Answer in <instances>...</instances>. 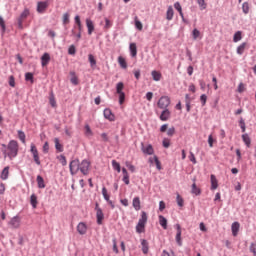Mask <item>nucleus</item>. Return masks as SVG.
<instances>
[{"label": "nucleus", "mask_w": 256, "mask_h": 256, "mask_svg": "<svg viewBox=\"0 0 256 256\" xmlns=\"http://www.w3.org/2000/svg\"><path fill=\"white\" fill-rule=\"evenodd\" d=\"M47 7H49V2H38L37 3V11L38 13H43L44 11H47Z\"/></svg>", "instance_id": "13"}, {"label": "nucleus", "mask_w": 256, "mask_h": 256, "mask_svg": "<svg viewBox=\"0 0 256 256\" xmlns=\"http://www.w3.org/2000/svg\"><path fill=\"white\" fill-rule=\"evenodd\" d=\"M51 61V55L49 53H44L41 57V65L42 67H47L49 65V62Z\"/></svg>", "instance_id": "12"}, {"label": "nucleus", "mask_w": 256, "mask_h": 256, "mask_svg": "<svg viewBox=\"0 0 256 256\" xmlns=\"http://www.w3.org/2000/svg\"><path fill=\"white\" fill-rule=\"evenodd\" d=\"M162 145L165 149H169V147H171V140H169L168 138H164L162 141Z\"/></svg>", "instance_id": "47"}, {"label": "nucleus", "mask_w": 256, "mask_h": 256, "mask_svg": "<svg viewBox=\"0 0 256 256\" xmlns=\"http://www.w3.org/2000/svg\"><path fill=\"white\" fill-rule=\"evenodd\" d=\"M141 245H142V253H144V255H147V253H149V242H147V240L145 239H142Z\"/></svg>", "instance_id": "23"}, {"label": "nucleus", "mask_w": 256, "mask_h": 256, "mask_svg": "<svg viewBox=\"0 0 256 256\" xmlns=\"http://www.w3.org/2000/svg\"><path fill=\"white\" fill-rule=\"evenodd\" d=\"M29 15H31L29 8H25L24 11L17 18V23H18L19 29H23V23H25V21L27 20V17H29Z\"/></svg>", "instance_id": "3"}, {"label": "nucleus", "mask_w": 256, "mask_h": 256, "mask_svg": "<svg viewBox=\"0 0 256 256\" xmlns=\"http://www.w3.org/2000/svg\"><path fill=\"white\" fill-rule=\"evenodd\" d=\"M132 205L134 207V209L136 211H140L141 210V200L139 199V197H135L132 201Z\"/></svg>", "instance_id": "25"}, {"label": "nucleus", "mask_w": 256, "mask_h": 256, "mask_svg": "<svg viewBox=\"0 0 256 256\" xmlns=\"http://www.w3.org/2000/svg\"><path fill=\"white\" fill-rule=\"evenodd\" d=\"M119 95V104L123 105V103H125V92H122Z\"/></svg>", "instance_id": "55"}, {"label": "nucleus", "mask_w": 256, "mask_h": 256, "mask_svg": "<svg viewBox=\"0 0 256 256\" xmlns=\"http://www.w3.org/2000/svg\"><path fill=\"white\" fill-rule=\"evenodd\" d=\"M30 203H31L33 209H37V203H38V201H37V195H35V194H32V195H31V197H30Z\"/></svg>", "instance_id": "33"}, {"label": "nucleus", "mask_w": 256, "mask_h": 256, "mask_svg": "<svg viewBox=\"0 0 256 256\" xmlns=\"http://www.w3.org/2000/svg\"><path fill=\"white\" fill-rule=\"evenodd\" d=\"M112 167L117 171L118 173H121V165L116 162L115 160H112Z\"/></svg>", "instance_id": "43"}, {"label": "nucleus", "mask_w": 256, "mask_h": 256, "mask_svg": "<svg viewBox=\"0 0 256 256\" xmlns=\"http://www.w3.org/2000/svg\"><path fill=\"white\" fill-rule=\"evenodd\" d=\"M240 227H241V224H239V222L232 223L231 229H232L233 237H237V235L239 234Z\"/></svg>", "instance_id": "18"}, {"label": "nucleus", "mask_w": 256, "mask_h": 256, "mask_svg": "<svg viewBox=\"0 0 256 256\" xmlns=\"http://www.w3.org/2000/svg\"><path fill=\"white\" fill-rule=\"evenodd\" d=\"M55 148L59 153H63V145L59 142V138L54 139Z\"/></svg>", "instance_id": "30"}, {"label": "nucleus", "mask_w": 256, "mask_h": 256, "mask_svg": "<svg viewBox=\"0 0 256 256\" xmlns=\"http://www.w3.org/2000/svg\"><path fill=\"white\" fill-rule=\"evenodd\" d=\"M175 12L173 11V6H169L166 12V19L167 21H172Z\"/></svg>", "instance_id": "24"}, {"label": "nucleus", "mask_w": 256, "mask_h": 256, "mask_svg": "<svg viewBox=\"0 0 256 256\" xmlns=\"http://www.w3.org/2000/svg\"><path fill=\"white\" fill-rule=\"evenodd\" d=\"M81 167V163H79L78 159L72 160L69 164L71 175H77L79 173Z\"/></svg>", "instance_id": "5"}, {"label": "nucleus", "mask_w": 256, "mask_h": 256, "mask_svg": "<svg viewBox=\"0 0 256 256\" xmlns=\"http://www.w3.org/2000/svg\"><path fill=\"white\" fill-rule=\"evenodd\" d=\"M8 225H10L12 229H19V227H21V218H19V216L13 217Z\"/></svg>", "instance_id": "9"}, {"label": "nucleus", "mask_w": 256, "mask_h": 256, "mask_svg": "<svg viewBox=\"0 0 256 256\" xmlns=\"http://www.w3.org/2000/svg\"><path fill=\"white\" fill-rule=\"evenodd\" d=\"M171 118V111L169 109H164L160 114V121H169Z\"/></svg>", "instance_id": "14"}, {"label": "nucleus", "mask_w": 256, "mask_h": 256, "mask_svg": "<svg viewBox=\"0 0 256 256\" xmlns=\"http://www.w3.org/2000/svg\"><path fill=\"white\" fill-rule=\"evenodd\" d=\"M68 53H69V55H75V53H77V50L75 49V45H71L68 48Z\"/></svg>", "instance_id": "58"}, {"label": "nucleus", "mask_w": 256, "mask_h": 256, "mask_svg": "<svg viewBox=\"0 0 256 256\" xmlns=\"http://www.w3.org/2000/svg\"><path fill=\"white\" fill-rule=\"evenodd\" d=\"M104 117L105 119H107L108 121H115V114H113V112L111 111V109L106 108L104 110Z\"/></svg>", "instance_id": "16"}, {"label": "nucleus", "mask_w": 256, "mask_h": 256, "mask_svg": "<svg viewBox=\"0 0 256 256\" xmlns=\"http://www.w3.org/2000/svg\"><path fill=\"white\" fill-rule=\"evenodd\" d=\"M118 63L122 69H127V61L122 56L118 57Z\"/></svg>", "instance_id": "32"}, {"label": "nucleus", "mask_w": 256, "mask_h": 256, "mask_svg": "<svg viewBox=\"0 0 256 256\" xmlns=\"http://www.w3.org/2000/svg\"><path fill=\"white\" fill-rule=\"evenodd\" d=\"M241 39H243L241 36V31L236 32L233 37L234 43H238V41H241Z\"/></svg>", "instance_id": "44"}, {"label": "nucleus", "mask_w": 256, "mask_h": 256, "mask_svg": "<svg viewBox=\"0 0 256 256\" xmlns=\"http://www.w3.org/2000/svg\"><path fill=\"white\" fill-rule=\"evenodd\" d=\"M200 101H201V103H202V106L205 107V105L207 104V95L202 94V95L200 96Z\"/></svg>", "instance_id": "56"}, {"label": "nucleus", "mask_w": 256, "mask_h": 256, "mask_svg": "<svg viewBox=\"0 0 256 256\" xmlns=\"http://www.w3.org/2000/svg\"><path fill=\"white\" fill-rule=\"evenodd\" d=\"M126 167H128L129 171H131V173H135V166H133V164H131V162H126Z\"/></svg>", "instance_id": "61"}, {"label": "nucleus", "mask_w": 256, "mask_h": 256, "mask_svg": "<svg viewBox=\"0 0 256 256\" xmlns=\"http://www.w3.org/2000/svg\"><path fill=\"white\" fill-rule=\"evenodd\" d=\"M18 139L21 141V143H23V145H25V143H26L25 132H23L22 130H18Z\"/></svg>", "instance_id": "35"}, {"label": "nucleus", "mask_w": 256, "mask_h": 256, "mask_svg": "<svg viewBox=\"0 0 256 256\" xmlns=\"http://www.w3.org/2000/svg\"><path fill=\"white\" fill-rule=\"evenodd\" d=\"M174 9H176V11H178L179 15L182 17L183 19V9L181 8V4L179 2H176L174 4Z\"/></svg>", "instance_id": "40"}, {"label": "nucleus", "mask_w": 256, "mask_h": 256, "mask_svg": "<svg viewBox=\"0 0 256 256\" xmlns=\"http://www.w3.org/2000/svg\"><path fill=\"white\" fill-rule=\"evenodd\" d=\"M168 137H173L175 135V127H171L167 130Z\"/></svg>", "instance_id": "60"}, {"label": "nucleus", "mask_w": 256, "mask_h": 256, "mask_svg": "<svg viewBox=\"0 0 256 256\" xmlns=\"http://www.w3.org/2000/svg\"><path fill=\"white\" fill-rule=\"evenodd\" d=\"M176 201H177V205L179 207H183L184 201H183V198L181 197V195L177 194Z\"/></svg>", "instance_id": "52"}, {"label": "nucleus", "mask_w": 256, "mask_h": 256, "mask_svg": "<svg viewBox=\"0 0 256 256\" xmlns=\"http://www.w3.org/2000/svg\"><path fill=\"white\" fill-rule=\"evenodd\" d=\"M154 81H161V72H158V71H152L151 73Z\"/></svg>", "instance_id": "39"}, {"label": "nucleus", "mask_w": 256, "mask_h": 256, "mask_svg": "<svg viewBox=\"0 0 256 256\" xmlns=\"http://www.w3.org/2000/svg\"><path fill=\"white\" fill-rule=\"evenodd\" d=\"M192 37H193L194 40L199 39V37H201V32L199 30H197V28H195L192 31Z\"/></svg>", "instance_id": "46"}, {"label": "nucleus", "mask_w": 256, "mask_h": 256, "mask_svg": "<svg viewBox=\"0 0 256 256\" xmlns=\"http://www.w3.org/2000/svg\"><path fill=\"white\" fill-rule=\"evenodd\" d=\"M242 11H243V13H245V15H247V13H249V3L244 2L242 4Z\"/></svg>", "instance_id": "51"}, {"label": "nucleus", "mask_w": 256, "mask_h": 256, "mask_svg": "<svg viewBox=\"0 0 256 256\" xmlns=\"http://www.w3.org/2000/svg\"><path fill=\"white\" fill-rule=\"evenodd\" d=\"M135 27L138 31H143V24L137 19V17L135 18Z\"/></svg>", "instance_id": "48"}, {"label": "nucleus", "mask_w": 256, "mask_h": 256, "mask_svg": "<svg viewBox=\"0 0 256 256\" xmlns=\"http://www.w3.org/2000/svg\"><path fill=\"white\" fill-rule=\"evenodd\" d=\"M75 24L77 25L78 33L76 34L77 41L81 39V32L83 31V25L81 24V18L79 16H75Z\"/></svg>", "instance_id": "10"}, {"label": "nucleus", "mask_w": 256, "mask_h": 256, "mask_svg": "<svg viewBox=\"0 0 256 256\" xmlns=\"http://www.w3.org/2000/svg\"><path fill=\"white\" fill-rule=\"evenodd\" d=\"M245 91V84L240 83L238 85V93H243Z\"/></svg>", "instance_id": "64"}, {"label": "nucleus", "mask_w": 256, "mask_h": 256, "mask_svg": "<svg viewBox=\"0 0 256 256\" xmlns=\"http://www.w3.org/2000/svg\"><path fill=\"white\" fill-rule=\"evenodd\" d=\"M71 75V83L72 85H79V78H77V75L75 74V72H70Z\"/></svg>", "instance_id": "29"}, {"label": "nucleus", "mask_w": 256, "mask_h": 256, "mask_svg": "<svg viewBox=\"0 0 256 256\" xmlns=\"http://www.w3.org/2000/svg\"><path fill=\"white\" fill-rule=\"evenodd\" d=\"M197 3L201 9H207V3H205V0H197Z\"/></svg>", "instance_id": "54"}, {"label": "nucleus", "mask_w": 256, "mask_h": 256, "mask_svg": "<svg viewBox=\"0 0 256 256\" xmlns=\"http://www.w3.org/2000/svg\"><path fill=\"white\" fill-rule=\"evenodd\" d=\"M245 47H247V43H242L240 46L237 48V54L241 55L242 53H245Z\"/></svg>", "instance_id": "41"}, {"label": "nucleus", "mask_w": 256, "mask_h": 256, "mask_svg": "<svg viewBox=\"0 0 256 256\" xmlns=\"http://www.w3.org/2000/svg\"><path fill=\"white\" fill-rule=\"evenodd\" d=\"M91 168V163H89V161L87 160H83L80 163V171L81 173H83L84 175H89V169Z\"/></svg>", "instance_id": "8"}, {"label": "nucleus", "mask_w": 256, "mask_h": 256, "mask_svg": "<svg viewBox=\"0 0 256 256\" xmlns=\"http://www.w3.org/2000/svg\"><path fill=\"white\" fill-rule=\"evenodd\" d=\"M84 129H85L86 137H93V131L91 130V127L89 126V124H86Z\"/></svg>", "instance_id": "38"}, {"label": "nucleus", "mask_w": 256, "mask_h": 256, "mask_svg": "<svg viewBox=\"0 0 256 256\" xmlns=\"http://www.w3.org/2000/svg\"><path fill=\"white\" fill-rule=\"evenodd\" d=\"M95 211H96L97 224L103 225V219H105V214H103V210L99 207V203H96Z\"/></svg>", "instance_id": "6"}, {"label": "nucleus", "mask_w": 256, "mask_h": 256, "mask_svg": "<svg viewBox=\"0 0 256 256\" xmlns=\"http://www.w3.org/2000/svg\"><path fill=\"white\" fill-rule=\"evenodd\" d=\"M112 23L111 21L108 19V18H105V26H104V29L107 31L108 29H111L112 27Z\"/></svg>", "instance_id": "53"}, {"label": "nucleus", "mask_w": 256, "mask_h": 256, "mask_svg": "<svg viewBox=\"0 0 256 256\" xmlns=\"http://www.w3.org/2000/svg\"><path fill=\"white\" fill-rule=\"evenodd\" d=\"M145 225H147V213L142 212L141 218L136 225V232L145 233Z\"/></svg>", "instance_id": "2"}, {"label": "nucleus", "mask_w": 256, "mask_h": 256, "mask_svg": "<svg viewBox=\"0 0 256 256\" xmlns=\"http://www.w3.org/2000/svg\"><path fill=\"white\" fill-rule=\"evenodd\" d=\"M242 141H244L245 145L248 148L251 147V138L249 137V134H243L242 135Z\"/></svg>", "instance_id": "28"}, {"label": "nucleus", "mask_w": 256, "mask_h": 256, "mask_svg": "<svg viewBox=\"0 0 256 256\" xmlns=\"http://www.w3.org/2000/svg\"><path fill=\"white\" fill-rule=\"evenodd\" d=\"M177 233H176V243L181 247L183 245V242L181 241V225H176Z\"/></svg>", "instance_id": "19"}, {"label": "nucleus", "mask_w": 256, "mask_h": 256, "mask_svg": "<svg viewBox=\"0 0 256 256\" xmlns=\"http://www.w3.org/2000/svg\"><path fill=\"white\" fill-rule=\"evenodd\" d=\"M25 79L26 81H31V83H33V73L27 72L25 74Z\"/></svg>", "instance_id": "59"}, {"label": "nucleus", "mask_w": 256, "mask_h": 256, "mask_svg": "<svg viewBox=\"0 0 256 256\" xmlns=\"http://www.w3.org/2000/svg\"><path fill=\"white\" fill-rule=\"evenodd\" d=\"M39 189H45V180L41 176H37L36 179Z\"/></svg>", "instance_id": "34"}, {"label": "nucleus", "mask_w": 256, "mask_h": 256, "mask_svg": "<svg viewBox=\"0 0 256 256\" xmlns=\"http://www.w3.org/2000/svg\"><path fill=\"white\" fill-rule=\"evenodd\" d=\"M159 109H167V107H169V105H171V98H169V96H162L157 103Z\"/></svg>", "instance_id": "4"}, {"label": "nucleus", "mask_w": 256, "mask_h": 256, "mask_svg": "<svg viewBox=\"0 0 256 256\" xmlns=\"http://www.w3.org/2000/svg\"><path fill=\"white\" fill-rule=\"evenodd\" d=\"M149 162L151 164H153V162L156 165V169H158V171H161V161H159V158L157 156H154L153 158H149Z\"/></svg>", "instance_id": "22"}, {"label": "nucleus", "mask_w": 256, "mask_h": 256, "mask_svg": "<svg viewBox=\"0 0 256 256\" xmlns=\"http://www.w3.org/2000/svg\"><path fill=\"white\" fill-rule=\"evenodd\" d=\"M77 231H78L79 235H85V233H87V224L84 222H80L77 225Z\"/></svg>", "instance_id": "15"}, {"label": "nucleus", "mask_w": 256, "mask_h": 256, "mask_svg": "<svg viewBox=\"0 0 256 256\" xmlns=\"http://www.w3.org/2000/svg\"><path fill=\"white\" fill-rule=\"evenodd\" d=\"M210 180H211V189L212 191H215V189L219 187V181H217V177H215V175L213 174L210 176Z\"/></svg>", "instance_id": "21"}, {"label": "nucleus", "mask_w": 256, "mask_h": 256, "mask_svg": "<svg viewBox=\"0 0 256 256\" xmlns=\"http://www.w3.org/2000/svg\"><path fill=\"white\" fill-rule=\"evenodd\" d=\"M142 153H144L145 155H153V153H155L153 145L148 144L147 146H145L142 144Z\"/></svg>", "instance_id": "11"}, {"label": "nucleus", "mask_w": 256, "mask_h": 256, "mask_svg": "<svg viewBox=\"0 0 256 256\" xmlns=\"http://www.w3.org/2000/svg\"><path fill=\"white\" fill-rule=\"evenodd\" d=\"M129 50L131 57H137V44L130 43Z\"/></svg>", "instance_id": "26"}, {"label": "nucleus", "mask_w": 256, "mask_h": 256, "mask_svg": "<svg viewBox=\"0 0 256 256\" xmlns=\"http://www.w3.org/2000/svg\"><path fill=\"white\" fill-rule=\"evenodd\" d=\"M32 155H33V159L36 163V165H41V160L39 159V151L37 150V147L35 146V144H31V149H30Z\"/></svg>", "instance_id": "7"}, {"label": "nucleus", "mask_w": 256, "mask_h": 256, "mask_svg": "<svg viewBox=\"0 0 256 256\" xmlns=\"http://www.w3.org/2000/svg\"><path fill=\"white\" fill-rule=\"evenodd\" d=\"M88 61L90 63V67H95V65H97V60L95 59V56H93V54L88 55Z\"/></svg>", "instance_id": "36"}, {"label": "nucleus", "mask_w": 256, "mask_h": 256, "mask_svg": "<svg viewBox=\"0 0 256 256\" xmlns=\"http://www.w3.org/2000/svg\"><path fill=\"white\" fill-rule=\"evenodd\" d=\"M1 147L4 157H8L10 161H13V159L19 155V142H17V140H10L8 145L2 144Z\"/></svg>", "instance_id": "1"}, {"label": "nucleus", "mask_w": 256, "mask_h": 256, "mask_svg": "<svg viewBox=\"0 0 256 256\" xmlns=\"http://www.w3.org/2000/svg\"><path fill=\"white\" fill-rule=\"evenodd\" d=\"M123 89H125V84H123V82H119V83L116 85V93H117V94L124 93V92H123Z\"/></svg>", "instance_id": "37"}, {"label": "nucleus", "mask_w": 256, "mask_h": 256, "mask_svg": "<svg viewBox=\"0 0 256 256\" xmlns=\"http://www.w3.org/2000/svg\"><path fill=\"white\" fill-rule=\"evenodd\" d=\"M189 160H190L194 165H197V158H195V154H193V152H190Z\"/></svg>", "instance_id": "57"}, {"label": "nucleus", "mask_w": 256, "mask_h": 256, "mask_svg": "<svg viewBox=\"0 0 256 256\" xmlns=\"http://www.w3.org/2000/svg\"><path fill=\"white\" fill-rule=\"evenodd\" d=\"M63 24H64V25L69 24V13H65V14L63 15Z\"/></svg>", "instance_id": "63"}, {"label": "nucleus", "mask_w": 256, "mask_h": 256, "mask_svg": "<svg viewBox=\"0 0 256 256\" xmlns=\"http://www.w3.org/2000/svg\"><path fill=\"white\" fill-rule=\"evenodd\" d=\"M102 195H103L105 201H109L110 196H109V193L107 192V188H105V187L102 188Z\"/></svg>", "instance_id": "49"}, {"label": "nucleus", "mask_w": 256, "mask_h": 256, "mask_svg": "<svg viewBox=\"0 0 256 256\" xmlns=\"http://www.w3.org/2000/svg\"><path fill=\"white\" fill-rule=\"evenodd\" d=\"M159 224L163 229H167V219L163 215L159 216Z\"/></svg>", "instance_id": "31"}, {"label": "nucleus", "mask_w": 256, "mask_h": 256, "mask_svg": "<svg viewBox=\"0 0 256 256\" xmlns=\"http://www.w3.org/2000/svg\"><path fill=\"white\" fill-rule=\"evenodd\" d=\"M57 159L61 163V165H63V167L67 165V158L65 157V155H60L57 157Z\"/></svg>", "instance_id": "45"}, {"label": "nucleus", "mask_w": 256, "mask_h": 256, "mask_svg": "<svg viewBox=\"0 0 256 256\" xmlns=\"http://www.w3.org/2000/svg\"><path fill=\"white\" fill-rule=\"evenodd\" d=\"M0 179H2V181H7V179H9V166H6L1 174H0Z\"/></svg>", "instance_id": "20"}, {"label": "nucleus", "mask_w": 256, "mask_h": 256, "mask_svg": "<svg viewBox=\"0 0 256 256\" xmlns=\"http://www.w3.org/2000/svg\"><path fill=\"white\" fill-rule=\"evenodd\" d=\"M49 103L51 107H57V102L55 101V95L53 93L50 94Z\"/></svg>", "instance_id": "42"}, {"label": "nucleus", "mask_w": 256, "mask_h": 256, "mask_svg": "<svg viewBox=\"0 0 256 256\" xmlns=\"http://www.w3.org/2000/svg\"><path fill=\"white\" fill-rule=\"evenodd\" d=\"M86 26L88 29V35H93V32L95 31V25L93 24V21L91 19H86Z\"/></svg>", "instance_id": "17"}, {"label": "nucleus", "mask_w": 256, "mask_h": 256, "mask_svg": "<svg viewBox=\"0 0 256 256\" xmlns=\"http://www.w3.org/2000/svg\"><path fill=\"white\" fill-rule=\"evenodd\" d=\"M250 253H253L256 256V242H252L249 247Z\"/></svg>", "instance_id": "50"}, {"label": "nucleus", "mask_w": 256, "mask_h": 256, "mask_svg": "<svg viewBox=\"0 0 256 256\" xmlns=\"http://www.w3.org/2000/svg\"><path fill=\"white\" fill-rule=\"evenodd\" d=\"M0 27L2 29V33H5V20H3V17L0 16Z\"/></svg>", "instance_id": "62"}, {"label": "nucleus", "mask_w": 256, "mask_h": 256, "mask_svg": "<svg viewBox=\"0 0 256 256\" xmlns=\"http://www.w3.org/2000/svg\"><path fill=\"white\" fill-rule=\"evenodd\" d=\"M191 193H192L193 195H201V188L197 187V184L195 183V181H194V183L192 184Z\"/></svg>", "instance_id": "27"}]
</instances>
